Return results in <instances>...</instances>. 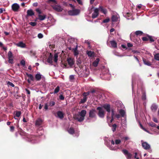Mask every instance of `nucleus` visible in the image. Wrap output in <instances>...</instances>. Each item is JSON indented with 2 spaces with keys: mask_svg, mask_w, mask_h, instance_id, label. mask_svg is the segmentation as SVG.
<instances>
[{
  "mask_svg": "<svg viewBox=\"0 0 159 159\" xmlns=\"http://www.w3.org/2000/svg\"><path fill=\"white\" fill-rule=\"evenodd\" d=\"M97 110L98 111V116L102 118H103L104 117L105 115V112L103 108L101 107H98L97 108Z\"/></svg>",
  "mask_w": 159,
  "mask_h": 159,
  "instance_id": "nucleus-1",
  "label": "nucleus"
},
{
  "mask_svg": "<svg viewBox=\"0 0 159 159\" xmlns=\"http://www.w3.org/2000/svg\"><path fill=\"white\" fill-rule=\"evenodd\" d=\"M51 7L53 9L57 12H61L63 10V8L61 6L59 5L55 4L51 5Z\"/></svg>",
  "mask_w": 159,
  "mask_h": 159,
  "instance_id": "nucleus-2",
  "label": "nucleus"
},
{
  "mask_svg": "<svg viewBox=\"0 0 159 159\" xmlns=\"http://www.w3.org/2000/svg\"><path fill=\"white\" fill-rule=\"evenodd\" d=\"M80 12V11L79 9H75L68 11V14L70 16H75L79 14Z\"/></svg>",
  "mask_w": 159,
  "mask_h": 159,
  "instance_id": "nucleus-3",
  "label": "nucleus"
},
{
  "mask_svg": "<svg viewBox=\"0 0 159 159\" xmlns=\"http://www.w3.org/2000/svg\"><path fill=\"white\" fill-rule=\"evenodd\" d=\"M7 56L8 59V62L11 64L13 63V54L11 51H9L8 53Z\"/></svg>",
  "mask_w": 159,
  "mask_h": 159,
  "instance_id": "nucleus-4",
  "label": "nucleus"
},
{
  "mask_svg": "<svg viewBox=\"0 0 159 159\" xmlns=\"http://www.w3.org/2000/svg\"><path fill=\"white\" fill-rule=\"evenodd\" d=\"M96 111L94 108L91 109L89 111V117L91 118H95L96 116Z\"/></svg>",
  "mask_w": 159,
  "mask_h": 159,
  "instance_id": "nucleus-5",
  "label": "nucleus"
},
{
  "mask_svg": "<svg viewBox=\"0 0 159 159\" xmlns=\"http://www.w3.org/2000/svg\"><path fill=\"white\" fill-rule=\"evenodd\" d=\"M12 10L14 12H18L19 11L20 8L19 5L16 3H14L11 6Z\"/></svg>",
  "mask_w": 159,
  "mask_h": 159,
  "instance_id": "nucleus-6",
  "label": "nucleus"
},
{
  "mask_svg": "<svg viewBox=\"0 0 159 159\" xmlns=\"http://www.w3.org/2000/svg\"><path fill=\"white\" fill-rule=\"evenodd\" d=\"M99 9L98 8H96L94 10V12L92 13V17L93 19L96 18L99 15Z\"/></svg>",
  "mask_w": 159,
  "mask_h": 159,
  "instance_id": "nucleus-7",
  "label": "nucleus"
},
{
  "mask_svg": "<svg viewBox=\"0 0 159 159\" xmlns=\"http://www.w3.org/2000/svg\"><path fill=\"white\" fill-rule=\"evenodd\" d=\"M122 152L126 156L127 158H130L132 156V155L129 153L128 151L125 149H123Z\"/></svg>",
  "mask_w": 159,
  "mask_h": 159,
  "instance_id": "nucleus-8",
  "label": "nucleus"
},
{
  "mask_svg": "<svg viewBox=\"0 0 159 159\" xmlns=\"http://www.w3.org/2000/svg\"><path fill=\"white\" fill-rule=\"evenodd\" d=\"M102 107L108 112L110 113L111 111V106L109 104H105L102 106Z\"/></svg>",
  "mask_w": 159,
  "mask_h": 159,
  "instance_id": "nucleus-9",
  "label": "nucleus"
},
{
  "mask_svg": "<svg viewBox=\"0 0 159 159\" xmlns=\"http://www.w3.org/2000/svg\"><path fill=\"white\" fill-rule=\"evenodd\" d=\"M119 16L118 14H114V13L113 15H112V16L111 18V21L112 22H116L117 21L118 19L119 18Z\"/></svg>",
  "mask_w": 159,
  "mask_h": 159,
  "instance_id": "nucleus-10",
  "label": "nucleus"
},
{
  "mask_svg": "<svg viewBox=\"0 0 159 159\" xmlns=\"http://www.w3.org/2000/svg\"><path fill=\"white\" fill-rule=\"evenodd\" d=\"M142 146L145 150H148L150 148V145L146 142H143L142 143Z\"/></svg>",
  "mask_w": 159,
  "mask_h": 159,
  "instance_id": "nucleus-11",
  "label": "nucleus"
},
{
  "mask_svg": "<svg viewBox=\"0 0 159 159\" xmlns=\"http://www.w3.org/2000/svg\"><path fill=\"white\" fill-rule=\"evenodd\" d=\"M67 61L70 67H72L74 64L73 59L71 58H69L67 59Z\"/></svg>",
  "mask_w": 159,
  "mask_h": 159,
  "instance_id": "nucleus-12",
  "label": "nucleus"
},
{
  "mask_svg": "<svg viewBox=\"0 0 159 159\" xmlns=\"http://www.w3.org/2000/svg\"><path fill=\"white\" fill-rule=\"evenodd\" d=\"M78 46H76V47L72 48V51L74 52V55L75 56H77L78 55L79 53L77 50Z\"/></svg>",
  "mask_w": 159,
  "mask_h": 159,
  "instance_id": "nucleus-13",
  "label": "nucleus"
},
{
  "mask_svg": "<svg viewBox=\"0 0 159 159\" xmlns=\"http://www.w3.org/2000/svg\"><path fill=\"white\" fill-rule=\"evenodd\" d=\"M57 116L60 118L62 119L64 117V114L62 111H58L57 112Z\"/></svg>",
  "mask_w": 159,
  "mask_h": 159,
  "instance_id": "nucleus-14",
  "label": "nucleus"
},
{
  "mask_svg": "<svg viewBox=\"0 0 159 159\" xmlns=\"http://www.w3.org/2000/svg\"><path fill=\"white\" fill-rule=\"evenodd\" d=\"M27 13V15L28 16H32L34 15V13L32 9L28 10Z\"/></svg>",
  "mask_w": 159,
  "mask_h": 159,
  "instance_id": "nucleus-15",
  "label": "nucleus"
},
{
  "mask_svg": "<svg viewBox=\"0 0 159 159\" xmlns=\"http://www.w3.org/2000/svg\"><path fill=\"white\" fill-rule=\"evenodd\" d=\"M74 118L75 120H77L78 121L80 122L83 121L84 119V117L81 116H75L74 117Z\"/></svg>",
  "mask_w": 159,
  "mask_h": 159,
  "instance_id": "nucleus-16",
  "label": "nucleus"
},
{
  "mask_svg": "<svg viewBox=\"0 0 159 159\" xmlns=\"http://www.w3.org/2000/svg\"><path fill=\"white\" fill-rule=\"evenodd\" d=\"M98 8L99 9V11H100L101 12L105 14H106L107 12V9L104 8L100 6Z\"/></svg>",
  "mask_w": 159,
  "mask_h": 159,
  "instance_id": "nucleus-17",
  "label": "nucleus"
},
{
  "mask_svg": "<svg viewBox=\"0 0 159 159\" xmlns=\"http://www.w3.org/2000/svg\"><path fill=\"white\" fill-rule=\"evenodd\" d=\"M17 45L18 46L22 48H24L26 47L25 44L22 42H20L19 43L17 44Z\"/></svg>",
  "mask_w": 159,
  "mask_h": 159,
  "instance_id": "nucleus-18",
  "label": "nucleus"
},
{
  "mask_svg": "<svg viewBox=\"0 0 159 159\" xmlns=\"http://www.w3.org/2000/svg\"><path fill=\"white\" fill-rule=\"evenodd\" d=\"M52 57L51 54L50 53V55L48 56V57L47 59V61L48 63L50 64H52Z\"/></svg>",
  "mask_w": 159,
  "mask_h": 159,
  "instance_id": "nucleus-19",
  "label": "nucleus"
},
{
  "mask_svg": "<svg viewBox=\"0 0 159 159\" xmlns=\"http://www.w3.org/2000/svg\"><path fill=\"white\" fill-rule=\"evenodd\" d=\"M99 59L98 58H97L96 60L93 62V65L94 67H97L99 61Z\"/></svg>",
  "mask_w": 159,
  "mask_h": 159,
  "instance_id": "nucleus-20",
  "label": "nucleus"
},
{
  "mask_svg": "<svg viewBox=\"0 0 159 159\" xmlns=\"http://www.w3.org/2000/svg\"><path fill=\"white\" fill-rule=\"evenodd\" d=\"M42 120L40 118L37 119L35 122V124L36 125H40L42 123Z\"/></svg>",
  "mask_w": 159,
  "mask_h": 159,
  "instance_id": "nucleus-21",
  "label": "nucleus"
},
{
  "mask_svg": "<svg viewBox=\"0 0 159 159\" xmlns=\"http://www.w3.org/2000/svg\"><path fill=\"white\" fill-rule=\"evenodd\" d=\"M86 113V111L85 110H82L80 113V116L84 118Z\"/></svg>",
  "mask_w": 159,
  "mask_h": 159,
  "instance_id": "nucleus-22",
  "label": "nucleus"
},
{
  "mask_svg": "<svg viewBox=\"0 0 159 159\" xmlns=\"http://www.w3.org/2000/svg\"><path fill=\"white\" fill-rule=\"evenodd\" d=\"M110 43L112 47L116 48L117 47V43L115 41L113 40L110 41Z\"/></svg>",
  "mask_w": 159,
  "mask_h": 159,
  "instance_id": "nucleus-23",
  "label": "nucleus"
},
{
  "mask_svg": "<svg viewBox=\"0 0 159 159\" xmlns=\"http://www.w3.org/2000/svg\"><path fill=\"white\" fill-rule=\"evenodd\" d=\"M39 19L40 20H43L45 19L46 17V15H38Z\"/></svg>",
  "mask_w": 159,
  "mask_h": 159,
  "instance_id": "nucleus-24",
  "label": "nucleus"
},
{
  "mask_svg": "<svg viewBox=\"0 0 159 159\" xmlns=\"http://www.w3.org/2000/svg\"><path fill=\"white\" fill-rule=\"evenodd\" d=\"M87 54L89 57H92L93 56L94 54V52H92L90 51H87Z\"/></svg>",
  "mask_w": 159,
  "mask_h": 159,
  "instance_id": "nucleus-25",
  "label": "nucleus"
},
{
  "mask_svg": "<svg viewBox=\"0 0 159 159\" xmlns=\"http://www.w3.org/2000/svg\"><path fill=\"white\" fill-rule=\"evenodd\" d=\"M143 61L144 62V63L146 65L148 66H150L151 65V64L150 61L146 60L144 59H143Z\"/></svg>",
  "mask_w": 159,
  "mask_h": 159,
  "instance_id": "nucleus-26",
  "label": "nucleus"
},
{
  "mask_svg": "<svg viewBox=\"0 0 159 159\" xmlns=\"http://www.w3.org/2000/svg\"><path fill=\"white\" fill-rule=\"evenodd\" d=\"M26 74L31 81H33L34 80V76L32 75L29 74L28 73H26Z\"/></svg>",
  "mask_w": 159,
  "mask_h": 159,
  "instance_id": "nucleus-27",
  "label": "nucleus"
},
{
  "mask_svg": "<svg viewBox=\"0 0 159 159\" xmlns=\"http://www.w3.org/2000/svg\"><path fill=\"white\" fill-rule=\"evenodd\" d=\"M35 78L37 81H39L41 79V75L40 74H37L35 75Z\"/></svg>",
  "mask_w": 159,
  "mask_h": 159,
  "instance_id": "nucleus-28",
  "label": "nucleus"
},
{
  "mask_svg": "<svg viewBox=\"0 0 159 159\" xmlns=\"http://www.w3.org/2000/svg\"><path fill=\"white\" fill-rule=\"evenodd\" d=\"M157 106L155 104L152 105L151 107V109L152 110L154 111H156L157 110Z\"/></svg>",
  "mask_w": 159,
  "mask_h": 159,
  "instance_id": "nucleus-29",
  "label": "nucleus"
},
{
  "mask_svg": "<svg viewBox=\"0 0 159 159\" xmlns=\"http://www.w3.org/2000/svg\"><path fill=\"white\" fill-rule=\"evenodd\" d=\"M119 113L120 116L122 117H124L125 115V112L124 110L120 109L119 111Z\"/></svg>",
  "mask_w": 159,
  "mask_h": 159,
  "instance_id": "nucleus-30",
  "label": "nucleus"
},
{
  "mask_svg": "<svg viewBox=\"0 0 159 159\" xmlns=\"http://www.w3.org/2000/svg\"><path fill=\"white\" fill-rule=\"evenodd\" d=\"M68 132L70 134H73L75 133L74 129L72 127H70L68 130Z\"/></svg>",
  "mask_w": 159,
  "mask_h": 159,
  "instance_id": "nucleus-31",
  "label": "nucleus"
},
{
  "mask_svg": "<svg viewBox=\"0 0 159 159\" xmlns=\"http://www.w3.org/2000/svg\"><path fill=\"white\" fill-rule=\"evenodd\" d=\"M21 136H25L26 135V133L23 131L21 129H20L18 130Z\"/></svg>",
  "mask_w": 159,
  "mask_h": 159,
  "instance_id": "nucleus-32",
  "label": "nucleus"
},
{
  "mask_svg": "<svg viewBox=\"0 0 159 159\" xmlns=\"http://www.w3.org/2000/svg\"><path fill=\"white\" fill-rule=\"evenodd\" d=\"M143 34V32L141 31L138 30L135 32V34L137 36L139 35H142Z\"/></svg>",
  "mask_w": 159,
  "mask_h": 159,
  "instance_id": "nucleus-33",
  "label": "nucleus"
},
{
  "mask_svg": "<svg viewBox=\"0 0 159 159\" xmlns=\"http://www.w3.org/2000/svg\"><path fill=\"white\" fill-rule=\"evenodd\" d=\"M60 90V87L59 86H57L55 89L54 93L56 94L59 92Z\"/></svg>",
  "mask_w": 159,
  "mask_h": 159,
  "instance_id": "nucleus-34",
  "label": "nucleus"
},
{
  "mask_svg": "<svg viewBox=\"0 0 159 159\" xmlns=\"http://www.w3.org/2000/svg\"><path fill=\"white\" fill-rule=\"evenodd\" d=\"M110 20V19L109 17H107L104 20L102 23H107Z\"/></svg>",
  "mask_w": 159,
  "mask_h": 159,
  "instance_id": "nucleus-35",
  "label": "nucleus"
},
{
  "mask_svg": "<svg viewBox=\"0 0 159 159\" xmlns=\"http://www.w3.org/2000/svg\"><path fill=\"white\" fill-rule=\"evenodd\" d=\"M87 98L86 97H84L83 98L81 99V103H84L87 100Z\"/></svg>",
  "mask_w": 159,
  "mask_h": 159,
  "instance_id": "nucleus-36",
  "label": "nucleus"
},
{
  "mask_svg": "<svg viewBox=\"0 0 159 159\" xmlns=\"http://www.w3.org/2000/svg\"><path fill=\"white\" fill-rule=\"evenodd\" d=\"M58 55L57 54H55L54 56V61L55 62H57L58 60Z\"/></svg>",
  "mask_w": 159,
  "mask_h": 159,
  "instance_id": "nucleus-37",
  "label": "nucleus"
},
{
  "mask_svg": "<svg viewBox=\"0 0 159 159\" xmlns=\"http://www.w3.org/2000/svg\"><path fill=\"white\" fill-rule=\"evenodd\" d=\"M90 93H91L92 94V96L94 97L95 96V95L94 94V93H95L96 92V90L94 89H93L91 90L90 91H89Z\"/></svg>",
  "mask_w": 159,
  "mask_h": 159,
  "instance_id": "nucleus-38",
  "label": "nucleus"
},
{
  "mask_svg": "<svg viewBox=\"0 0 159 159\" xmlns=\"http://www.w3.org/2000/svg\"><path fill=\"white\" fill-rule=\"evenodd\" d=\"M147 36H148V37L149 40L151 42H154V39L152 38V37L151 36H150L149 35H147Z\"/></svg>",
  "mask_w": 159,
  "mask_h": 159,
  "instance_id": "nucleus-39",
  "label": "nucleus"
},
{
  "mask_svg": "<svg viewBox=\"0 0 159 159\" xmlns=\"http://www.w3.org/2000/svg\"><path fill=\"white\" fill-rule=\"evenodd\" d=\"M154 58L157 60L159 61V53L156 54L154 56Z\"/></svg>",
  "mask_w": 159,
  "mask_h": 159,
  "instance_id": "nucleus-40",
  "label": "nucleus"
},
{
  "mask_svg": "<svg viewBox=\"0 0 159 159\" xmlns=\"http://www.w3.org/2000/svg\"><path fill=\"white\" fill-rule=\"evenodd\" d=\"M51 2H52L53 3H54L55 4H57V2L56 0H48V3H50Z\"/></svg>",
  "mask_w": 159,
  "mask_h": 159,
  "instance_id": "nucleus-41",
  "label": "nucleus"
},
{
  "mask_svg": "<svg viewBox=\"0 0 159 159\" xmlns=\"http://www.w3.org/2000/svg\"><path fill=\"white\" fill-rule=\"evenodd\" d=\"M112 131L113 132H115L116 130V129L117 127V125L116 124H114L112 125Z\"/></svg>",
  "mask_w": 159,
  "mask_h": 159,
  "instance_id": "nucleus-42",
  "label": "nucleus"
},
{
  "mask_svg": "<svg viewBox=\"0 0 159 159\" xmlns=\"http://www.w3.org/2000/svg\"><path fill=\"white\" fill-rule=\"evenodd\" d=\"M143 41H147L149 40L148 37L147 36V37H143L142 38Z\"/></svg>",
  "mask_w": 159,
  "mask_h": 159,
  "instance_id": "nucleus-43",
  "label": "nucleus"
},
{
  "mask_svg": "<svg viewBox=\"0 0 159 159\" xmlns=\"http://www.w3.org/2000/svg\"><path fill=\"white\" fill-rule=\"evenodd\" d=\"M55 104V102L53 101H51L49 103V106L51 107L54 106Z\"/></svg>",
  "mask_w": 159,
  "mask_h": 159,
  "instance_id": "nucleus-44",
  "label": "nucleus"
},
{
  "mask_svg": "<svg viewBox=\"0 0 159 159\" xmlns=\"http://www.w3.org/2000/svg\"><path fill=\"white\" fill-rule=\"evenodd\" d=\"M21 113L20 111H16V116L17 117H19L21 115Z\"/></svg>",
  "mask_w": 159,
  "mask_h": 159,
  "instance_id": "nucleus-45",
  "label": "nucleus"
},
{
  "mask_svg": "<svg viewBox=\"0 0 159 159\" xmlns=\"http://www.w3.org/2000/svg\"><path fill=\"white\" fill-rule=\"evenodd\" d=\"M90 94V92L89 91L87 92H84L83 94V95L84 97H86L87 96L89 95Z\"/></svg>",
  "mask_w": 159,
  "mask_h": 159,
  "instance_id": "nucleus-46",
  "label": "nucleus"
},
{
  "mask_svg": "<svg viewBox=\"0 0 159 159\" xmlns=\"http://www.w3.org/2000/svg\"><path fill=\"white\" fill-rule=\"evenodd\" d=\"M20 63L22 66H24L25 65V61L23 59L22 60L20 61Z\"/></svg>",
  "mask_w": 159,
  "mask_h": 159,
  "instance_id": "nucleus-47",
  "label": "nucleus"
},
{
  "mask_svg": "<svg viewBox=\"0 0 159 159\" xmlns=\"http://www.w3.org/2000/svg\"><path fill=\"white\" fill-rule=\"evenodd\" d=\"M29 24H30V25H31L32 26H34L37 24V23L35 22H30L29 23Z\"/></svg>",
  "mask_w": 159,
  "mask_h": 159,
  "instance_id": "nucleus-48",
  "label": "nucleus"
},
{
  "mask_svg": "<svg viewBox=\"0 0 159 159\" xmlns=\"http://www.w3.org/2000/svg\"><path fill=\"white\" fill-rule=\"evenodd\" d=\"M30 54L31 56H35L36 55V53L33 51L31 50L30 52Z\"/></svg>",
  "mask_w": 159,
  "mask_h": 159,
  "instance_id": "nucleus-49",
  "label": "nucleus"
},
{
  "mask_svg": "<svg viewBox=\"0 0 159 159\" xmlns=\"http://www.w3.org/2000/svg\"><path fill=\"white\" fill-rule=\"evenodd\" d=\"M7 84L9 86H10L12 87H14L15 86V85L14 84L10 81L8 82Z\"/></svg>",
  "mask_w": 159,
  "mask_h": 159,
  "instance_id": "nucleus-50",
  "label": "nucleus"
},
{
  "mask_svg": "<svg viewBox=\"0 0 159 159\" xmlns=\"http://www.w3.org/2000/svg\"><path fill=\"white\" fill-rule=\"evenodd\" d=\"M49 105H48V103H46L45 104V106H44V108L45 110H47L48 109V106Z\"/></svg>",
  "mask_w": 159,
  "mask_h": 159,
  "instance_id": "nucleus-51",
  "label": "nucleus"
},
{
  "mask_svg": "<svg viewBox=\"0 0 159 159\" xmlns=\"http://www.w3.org/2000/svg\"><path fill=\"white\" fill-rule=\"evenodd\" d=\"M121 143V141L120 139H116L115 140V143L116 144H118Z\"/></svg>",
  "mask_w": 159,
  "mask_h": 159,
  "instance_id": "nucleus-52",
  "label": "nucleus"
},
{
  "mask_svg": "<svg viewBox=\"0 0 159 159\" xmlns=\"http://www.w3.org/2000/svg\"><path fill=\"white\" fill-rule=\"evenodd\" d=\"M142 99L143 100H145L146 99V96L145 93H143L142 97Z\"/></svg>",
  "mask_w": 159,
  "mask_h": 159,
  "instance_id": "nucleus-53",
  "label": "nucleus"
},
{
  "mask_svg": "<svg viewBox=\"0 0 159 159\" xmlns=\"http://www.w3.org/2000/svg\"><path fill=\"white\" fill-rule=\"evenodd\" d=\"M81 63V61L80 59H78L76 61V63L77 65L80 64Z\"/></svg>",
  "mask_w": 159,
  "mask_h": 159,
  "instance_id": "nucleus-54",
  "label": "nucleus"
},
{
  "mask_svg": "<svg viewBox=\"0 0 159 159\" xmlns=\"http://www.w3.org/2000/svg\"><path fill=\"white\" fill-rule=\"evenodd\" d=\"M59 98L61 100H64V97L62 95H60L59 96Z\"/></svg>",
  "mask_w": 159,
  "mask_h": 159,
  "instance_id": "nucleus-55",
  "label": "nucleus"
},
{
  "mask_svg": "<svg viewBox=\"0 0 159 159\" xmlns=\"http://www.w3.org/2000/svg\"><path fill=\"white\" fill-rule=\"evenodd\" d=\"M111 117H114V116L115 115L114 110L113 109H112L111 110Z\"/></svg>",
  "mask_w": 159,
  "mask_h": 159,
  "instance_id": "nucleus-56",
  "label": "nucleus"
},
{
  "mask_svg": "<svg viewBox=\"0 0 159 159\" xmlns=\"http://www.w3.org/2000/svg\"><path fill=\"white\" fill-rule=\"evenodd\" d=\"M38 37L39 39H41L43 37V35L41 33H39L38 35Z\"/></svg>",
  "mask_w": 159,
  "mask_h": 159,
  "instance_id": "nucleus-57",
  "label": "nucleus"
},
{
  "mask_svg": "<svg viewBox=\"0 0 159 159\" xmlns=\"http://www.w3.org/2000/svg\"><path fill=\"white\" fill-rule=\"evenodd\" d=\"M14 130V127L13 126H11L10 127V131L11 132H13Z\"/></svg>",
  "mask_w": 159,
  "mask_h": 159,
  "instance_id": "nucleus-58",
  "label": "nucleus"
},
{
  "mask_svg": "<svg viewBox=\"0 0 159 159\" xmlns=\"http://www.w3.org/2000/svg\"><path fill=\"white\" fill-rule=\"evenodd\" d=\"M139 125H140V127L141 128H142L144 130L146 131H147L146 129L143 127L142 125L140 123H139Z\"/></svg>",
  "mask_w": 159,
  "mask_h": 159,
  "instance_id": "nucleus-59",
  "label": "nucleus"
},
{
  "mask_svg": "<svg viewBox=\"0 0 159 159\" xmlns=\"http://www.w3.org/2000/svg\"><path fill=\"white\" fill-rule=\"evenodd\" d=\"M35 10L39 14H41L42 13L41 11L39 9H36Z\"/></svg>",
  "mask_w": 159,
  "mask_h": 159,
  "instance_id": "nucleus-60",
  "label": "nucleus"
},
{
  "mask_svg": "<svg viewBox=\"0 0 159 159\" xmlns=\"http://www.w3.org/2000/svg\"><path fill=\"white\" fill-rule=\"evenodd\" d=\"M132 52H133V53H136L137 54H138L140 53V52L139 51L135 50H132Z\"/></svg>",
  "mask_w": 159,
  "mask_h": 159,
  "instance_id": "nucleus-61",
  "label": "nucleus"
},
{
  "mask_svg": "<svg viewBox=\"0 0 159 159\" xmlns=\"http://www.w3.org/2000/svg\"><path fill=\"white\" fill-rule=\"evenodd\" d=\"M127 46L129 47H131L133 46V44L130 43H128L127 44Z\"/></svg>",
  "mask_w": 159,
  "mask_h": 159,
  "instance_id": "nucleus-62",
  "label": "nucleus"
},
{
  "mask_svg": "<svg viewBox=\"0 0 159 159\" xmlns=\"http://www.w3.org/2000/svg\"><path fill=\"white\" fill-rule=\"evenodd\" d=\"M115 116L117 119L120 118V115L119 114H116Z\"/></svg>",
  "mask_w": 159,
  "mask_h": 159,
  "instance_id": "nucleus-63",
  "label": "nucleus"
},
{
  "mask_svg": "<svg viewBox=\"0 0 159 159\" xmlns=\"http://www.w3.org/2000/svg\"><path fill=\"white\" fill-rule=\"evenodd\" d=\"M69 78L70 80H73L74 79V76L73 75H70V76Z\"/></svg>",
  "mask_w": 159,
  "mask_h": 159,
  "instance_id": "nucleus-64",
  "label": "nucleus"
}]
</instances>
